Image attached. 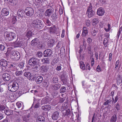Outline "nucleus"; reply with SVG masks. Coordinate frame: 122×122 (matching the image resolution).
<instances>
[{
  "mask_svg": "<svg viewBox=\"0 0 122 122\" xmlns=\"http://www.w3.org/2000/svg\"><path fill=\"white\" fill-rule=\"evenodd\" d=\"M39 46L41 49H43L45 47L43 43H40L39 45Z\"/></svg>",
  "mask_w": 122,
  "mask_h": 122,
  "instance_id": "59",
  "label": "nucleus"
},
{
  "mask_svg": "<svg viewBox=\"0 0 122 122\" xmlns=\"http://www.w3.org/2000/svg\"><path fill=\"white\" fill-rule=\"evenodd\" d=\"M50 59L49 58H47L42 59L41 60V61L43 62V64H48L50 63Z\"/></svg>",
  "mask_w": 122,
  "mask_h": 122,
  "instance_id": "25",
  "label": "nucleus"
},
{
  "mask_svg": "<svg viewBox=\"0 0 122 122\" xmlns=\"http://www.w3.org/2000/svg\"><path fill=\"white\" fill-rule=\"evenodd\" d=\"M59 61L58 58L57 57L54 58L52 61V65H54L57 63Z\"/></svg>",
  "mask_w": 122,
  "mask_h": 122,
  "instance_id": "38",
  "label": "nucleus"
},
{
  "mask_svg": "<svg viewBox=\"0 0 122 122\" xmlns=\"http://www.w3.org/2000/svg\"><path fill=\"white\" fill-rule=\"evenodd\" d=\"M65 31L64 30H63L62 31V33L61 34V37L62 38H63L64 36Z\"/></svg>",
  "mask_w": 122,
  "mask_h": 122,
  "instance_id": "63",
  "label": "nucleus"
},
{
  "mask_svg": "<svg viewBox=\"0 0 122 122\" xmlns=\"http://www.w3.org/2000/svg\"><path fill=\"white\" fill-rule=\"evenodd\" d=\"M98 20L97 18L94 19L92 20V22L93 23H95L96 24L98 23Z\"/></svg>",
  "mask_w": 122,
  "mask_h": 122,
  "instance_id": "51",
  "label": "nucleus"
},
{
  "mask_svg": "<svg viewBox=\"0 0 122 122\" xmlns=\"http://www.w3.org/2000/svg\"><path fill=\"white\" fill-rule=\"evenodd\" d=\"M51 20L52 21H55L58 18V15L55 12L54 14H53L51 16Z\"/></svg>",
  "mask_w": 122,
  "mask_h": 122,
  "instance_id": "21",
  "label": "nucleus"
},
{
  "mask_svg": "<svg viewBox=\"0 0 122 122\" xmlns=\"http://www.w3.org/2000/svg\"><path fill=\"white\" fill-rule=\"evenodd\" d=\"M52 54V51L50 49L46 50L44 52L43 56L45 57H49Z\"/></svg>",
  "mask_w": 122,
  "mask_h": 122,
  "instance_id": "8",
  "label": "nucleus"
},
{
  "mask_svg": "<svg viewBox=\"0 0 122 122\" xmlns=\"http://www.w3.org/2000/svg\"><path fill=\"white\" fill-rule=\"evenodd\" d=\"M43 80V77L41 76H39L36 77V81L37 83L40 84L41 83Z\"/></svg>",
  "mask_w": 122,
  "mask_h": 122,
  "instance_id": "27",
  "label": "nucleus"
},
{
  "mask_svg": "<svg viewBox=\"0 0 122 122\" xmlns=\"http://www.w3.org/2000/svg\"><path fill=\"white\" fill-rule=\"evenodd\" d=\"M41 109L45 111H49L51 109V106L49 105H46L43 106L41 107Z\"/></svg>",
  "mask_w": 122,
  "mask_h": 122,
  "instance_id": "18",
  "label": "nucleus"
},
{
  "mask_svg": "<svg viewBox=\"0 0 122 122\" xmlns=\"http://www.w3.org/2000/svg\"><path fill=\"white\" fill-rule=\"evenodd\" d=\"M43 21L46 25L49 26H50L51 23L50 21L48 18H44L43 19Z\"/></svg>",
  "mask_w": 122,
  "mask_h": 122,
  "instance_id": "28",
  "label": "nucleus"
},
{
  "mask_svg": "<svg viewBox=\"0 0 122 122\" xmlns=\"http://www.w3.org/2000/svg\"><path fill=\"white\" fill-rule=\"evenodd\" d=\"M61 81L63 84L68 85V80L67 77L64 75H62L61 76Z\"/></svg>",
  "mask_w": 122,
  "mask_h": 122,
  "instance_id": "11",
  "label": "nucleus"
},
{
  "mask_svg": "<svg viewBox=\"0 0 122 122\" xmlns=\"http://www.w3.org/2000/svg\"><path fill=\"white\" fill-rule=\"evenodd\" d=\"M24 63L23 62L20 63L18 65V66L20 68L23 69L24 67Z\"/></svg>",
  "mask_w": 122,
  "mask_h": 122,
  "instance_id": "49",
  "label": "nucleus"
},
{
  "mask_svg": "<svg viewBox=\"0 0 122 122\" xmlns=\"http://www.w3.org/2000/svg\"><path fill=\"white\" fill-rule=\"evenodd\" d=\"M24 75L27 78H30L31 79L30 77L31 76V74L29 72H25L24 74Z\"/></svg>",
  "mask_w": 122,
  "mask_h": 122,
  "instance_id": "37",
  "label": "nucleus"
},
{
  "mask_svg": "<svg viewBox=\"0 0 122 122\" xmlns=\"http://www.w3.org/2000/svg\"><path fill=\"white\" fill-rule=\"evenodd\" d=\"M17 21V20L16 19V17H13V20H12L13 22V24L15 23V22H16Z\"/></svg>",
  "mask_w": 122,
  "mask_h": 122,
  "instance_id": "61",
  "label": "nucleus"
},
{
  "mask_svg": "<svg viewBox=\"0 0 122 122\" xmlns=\"http://www.w3.org/2000/svg\"><path fill=\"white\" fill-rule=\"evenodd\" d=\"M0 65L3 67H5L7 66L8 62L6 60L2 59L0 61Z\"/></svg>",
  "mask_w": 122,
  "mask_h": 122,
  "instance_id": "16",
  "label": "nucleus"
},
{
  "mask_svg": "<svg viewBox=\"0 0 122 122\" xmlns=\"http://www.w3.org/2000/svg\"><path fill=\"white\" fill-rule=\"evenodd\" d=\"M6 2L14 3L13 1L12 0H4Z\"/></svg>",
  "mask_w": 122,
  "mask_h": 122,
  "instance_id": "60",
  "label": "nucleus"
},
{
  "mask_svg": "<svg viewBox=\"0 0 122 122\" xmlns=\"http://www.w3.org/2000/svg\"><path fill=\"white\" fill-rule=\"evenodd\" d=\"M5 114L7 115H9L13 113V111L11 110H8V109H6L5 110Z\"/></svg>",
  "mask_w": 122,
  "mask_h": 122,
  "instance_id": "34",
  "label": "nucleus"
},
{
  "mask_svg": "<svg viewBox=\"0 0 122 122\" xmlns=\"http://www.w3.org/2000/svg\"><path fill=\"white\" fill-rule=\"evenodd\" d=\"M1 15L3 16H6L9 14V11L6 8H3L1 11Z\"/></svg>",
  "mask_w": 122,
  "mask_h": 122,
  "instance_id": "15",
  "label": "nucleus"
},
{
  "mask_svg": "<svg viewBox=\"0 0 122 122\" xmlns=\"http://www.w3.org/2000/svg\"><path fill=\"white\" fill-rule=\"evenodd\" d=\"M23 41H20L18 42H15L14 44V46L15 47H21L23 46Z\"/></svg>",
  "mask_w": 122,
  "mask_h": 122,
  "instance_id": "19",
  "label": "nucleus"
},
{
  "mask_svg": "<svg viewBox=\"0 0 122 122\" xmlns=\"http://www.w3.org/2000/svg\"><path fill=\"white\" fill-rule=\"evenodd\" d=\"M23 72L22 71H16L15 72V74L17 76H21L22 75Z\"/></svg>",
  "mask_w": 122,
  "mask_h": 122,
  "instance_id": "42",
  "label": "nucleus"
},
{
  "mask_svg": "<svg viewBox=\"0 0 122 122\" xmlns=\"http://www.w3.org/2000/svg\"><path fill=\"white\" fill-rule=\"evenodd\" d=\"M3 79L5 81H8L10 79V76L7 73L3 74L2 75Z\"/></svg>",
  "mask_w": 122,
  "mask_h": 122,
  "instance_id": "13",
  "label": "nucleus"
},
{
  "mask_svg": "<svg viewBox=\"0 0 122 122\" xmlns=\"http://www.w3.org/2000/svg\"><path fill=\"white\" fill-rule=\"evenodd\" d=\"M5 107L3 105H0V111H2L5 109Z\"/></svg>",
  "mask_w": 122,
  "mask_h": 122,
  "instance_id": "52",
  "label": "nucleus"
},
{
  "mask_svg": "<svg viewBox=\"0 0 122 122\" xmlns=\"http://www.w3.org/2000/svg\"><path fill=\"white\" fill-rule=\"evenodd\" d=\"M25 10V14L27 16L31 17L34 14V10L31 7H27L26 8Z\"/></svg>",
  "mask_w": 122,
  "mask_h": 122,
  "instance_id": "6",
  "label": "nucleus"
},
{
  "mask_svg": "<svg viewBox=\"0 0 122 122\" xmlns=\"http://www.w3.org/2000/svg\"><path fill=\"white\" fill-rule=\"evenodd\" d=\"M47 45L49 48H51L53 46V44L50 43L48 41L47 43Z\"/></svg>",
  "mask_w": 122,
  "mask_h": 122,
  "instance_id": "57",
  "label": "nucleus"
},
{
  "mask_svg": "<svg viewBox=\"0 0 122 122\" xmlns=\"http://www.w3.org/2000/svg\"><path fill=\"white\" fill-rule=\"evenodd\" d=\"M13 95L12 93L10 92H7L5 94V96L7 98H10Z\"/></svg>",
  "mask_w": 122,
  "mask_h": 122,
  "instance_id": "40",
  "label": "nucleus"
},
{
  "mask_svg": "<svg viewBox=\"0 0 122 122\" xmlns=\"http://www.w3.org/2000/svg\"><path fill=\"white\" fill-rule=\"evenodd\" d=\"M90 22L89 20H87L86 21V24L87 26H89L90 25Z\"/></svg>",
  "mask_w": 122,
  "mask_h": 122,
  "instance_id": "54",
  "label": "nucleus"
},
{
  "mask_svg": "<svg viewBox=\"0 0 122 122\" xmlns=\"http://www.w3.org/2000/svg\"><path fill=\"white\" fill-rule=\"evenodd\" d=\"M57 32V28L55 25L53 27L50 28V34L55 35Z\"/></svg>",
  "mask_w": 122,
  "mask_h": 122,
  "instance_id": "14",
  "label": "nucleus"
},
{
  "mask_svg": "<svg viewBox=\"0 0 122 122\" xmlns=\"http://www.w3.org/2000/svg\"><path fill=\"white\" fill-rule=\"evenodd\" d=\"M117 115L116 114H114L111 117L110 120V122H116L117 120Z\"/></svg>",
  "mask_w": 122,
  "mask_h": 122,
  "instance_id": "31",
  "label": "nucleus"
},
{
  "mask_svg": "<svg viewBox=\"0 0 122 122\" xmlns=\"http://www.w3.org/2000/svg\"><path fill=\"white\" fill-rule=\"evenodd\" d=\"M32 33L31 31L29 30H28L26 35V37H29L32 36Z\"/></svg>",
  "mask_w": 122,
  "mask_h": 122,
  "instance_id": "36",
  "label": "nucleus"
},
{
  "mask_svg": "<svg viewBox=\"0 0 122 122\" xmlns=\"http://www.w3.org/2000/svg\"><path fill=\"white\" fill-rule=\"evenodd\" d=\"M92 30V31L91 32L92 35L93 36H95L96 35L97 33V30L96 29H95V28H93Z\"/></svg>",
  "mask_w": 122,
  "mask_h": 122,
  "instance_id": "41",
  "label": "nucleus"
},
{
  "mask_svg": "<svg viewBox=\"0 0 122 122\" xmlns=\"http://www.w3.org/2000/svg\"><path fill=\"white\" fill-rule=\"evenodd\" d=\"M10 54L11 55V57L12 59L14 60H19L20 57L19 53L16 51H13L11 52Z\"/></svg>",
  "mask_w": 122,
  "mask_h": 122,
  "instance_id": "5",
  "label": "nucleus"
},
{
  "mask_svg": "<svg viewBox=\"0 0 122 122\" xmlns=\"http://www.w3.org/2000/svg\"><path fill=\"white\" fill-rule=\"evenodd\" d=\"M16 112L17 113H18V114H19V115L20 116H21L23 115L24 111H22L19 112Z\"/></svg>",
  "mask_w": 122,
  "mask_h": 122,
  "instance_id": "55",
  "label": "nucleus"
},
{
  "mask_svg": "<svg viewBox=\"0 0 122 122\" xmlns=\"http://www.w3.org/2000/svg\"><path fill=\"white\" fill-rule=\"evenodd\" d=\"M80 66L81 68L83 70L85 69V65L84 64V63L82 62H81Z\"/></svg>",
  "mask_w": 122,
  "mask_h": 122,
  "instance_id": "46",
  "label": "nucleus"
},
{
  "mask_svg": "<svg viewBox=\"0 0 122 122\" xmlns=\"http://www.w3.org/2000/svg\"><path fill=\"white\" fill-rule=\"evenodd\" d=\"M118 78L117 81V85H119L122 82V80L121 79V77L120 76H119Z\"/></svg>",
  "mask_w": 122,
  "mask_h": 122,
  "instance_id": "43",
  "label": "nucleus"
},
{
  "mask_svg": "<svg viewBox=\"0 0 122 122\" xmlns=\"http://www.w3.org/2000/svg\"><path fill=\"white\" fill-rule=\"evenodd\" d=\"M61 86V85L60 84H56L53 86L52 87V89L54 90H57L60 88Z\"/></svg>",
  "mask_w": 122,
  "mask_h": 122,
  "instance_id": "24",
  "label": "nucleus"
},
{
  "mask_svg": "<svg viewBox=\"0 0 122 122\" xmlns=\"http://www.w3.org/2000/svg\"><path fill=\"white\" fill-rule=\"evenodd\" d=\"M39 39L37 38H36L33 40L31 42V45L33 46L36 45L39 43Z\"/></svg>",
  "mask_w": 122,
  "mask_h": 122,
  "instance_id": "17",
  "label": "nucleus"
},
{
  "mask_svg": "<svg viewBox=\"0 0 122 122\" xmlns=\"http://www.w3.org/2000/svg\"><path fill=\"white\" fill-rule=\"evenodd\" d=\"M30 114L28 113L27 115L23 116V120L24 121L28 122L30 119Z\"/></svg>",
  "mask_w": 122,
  "mask_h": 122,
  "instance_id": "23",
  "label": "nucleus"
},
{
  "mask_svg": "<svg viewBox=\"0 0 122 122\" xmlns=\"http://www.w3.org/2000/svg\"><path fill=\"white\" fill-rule=\"evenodd\" d=\"M115 105V108L117 109V110L118 111L120 110L121 107L118 102Z\"/></svg>",
  "mask_w": 122,
  "mask_h": 122,
  "instance_id": "45",
  "label": "nucleus"
},
{
  "mask_svg": "<svg viewBox=\"0 0 122 122\" xmlns=\"http://www.w3.org/2000/svg\"><path fill=\"white\" fill-rule=\"evenodd\" d=\"M58 77L56 76H52L51 78V81L53 83H56L58 82Z\"/></svg>",
  "mask_w": 122,
  "mask_h": 122,
  "instance_id": "26",
  "label": "nucleus"
},
{
  "mask_svg": "<svg viewBox=\"0 0 122 122\" xmlns=\"http://www.w3.org/2000/svg\"><path fill=\"white\" fill-rule=\"evenodd\" d=\"M60 111L59 110L53 112L52 113L51 116L52 119L54 120H57L60 117Z\"/></svg>",
  "mask_w": 122,
  "mask_h": 122,
  "instance_id": "7",
  "label": "nucleus"
},
{
  "mask_svg": "<svg viewBox=\"0 0 122 122\" xmlns=\"http://www.w3.org/2000/svg\"><path fill=\"white\" fill-rule=\"evenodd\" d=\"M6 34L5 37L7 41H12L16 37L15 34L13 32H6Z\"/></svg>",
  "mask_w": 122,
  "mask_h": 122,
  "instance_id": "4",
  "label": "nucleus"
},
{
  "mask_svg": "<svg viewBox=\"0 0 122 122\" xmlns=\"http://www.w3.org/2000/svg\"><path fill=\"white\" fill-rule=\"evenodd\" d=\"M92 4L90 3V5L88 7V9L86 11V12H87L88 13V12L90 11H91V10H92Z\"/></svg>",
  "mask_w": 122,
  "mask_h": 122,
  "instance_id": "48",
  "label": "nucleus"
},
{
  "mask_svg": "<svg viewBox=\"0 0 122 122\" xmlns=\"http://www.w3.org/2000/svg\"><path fill=\"white\" fill-rule=\"evenodd\" d=\"M36 57L40 58L42 56L43 54L41 51H39L36 53Z\"/></svg>",
  "mask_w": 122,
  "mask_h": 122,
  "instance_id": "39",
  "label": "nucleus"
},
{
  "mask_svg": "<svg viewBox=\"0 0 122 122\" xmlns=\"http://www.w3.org/2000/svg\"><path fill=\"white\" fill-rule=\"evenodd\" d=\"M5 49V46L2 45H0V50L1 51H4Z\"/></svg>",
  "mask_w": 122,
  "mask_h": 122,
  "instance_id": "53",
  "label": "nucleus"
},
{
  "mask_svg": "<svg viewBox=\"0 0 122 122\" xmlns=\"http://www.w3.org/2000/svg\"><path fill=\"white\" fill-rule=\"evenodd\" d=\"M25 11L21 10H19L17 13L18 16L19 17H23L25 15Z\"/></svg>",
  "mask_w": 122,
  "mask_h": 122,
  "instance_id": "22",
  "label": "nucleus"
},
{
  "mask_svg": "<svg viewBox=\"0 0 122 122\" xmlns=\"http://www.w3.org/2000/svg\"><path fill=\"white\" fill-rule=\"evenodd\" d=\"M18 83L14 81L9 82L8 85L9 90L12 92L16 91L18 89Z\"/></svg>",
  "mask_w": 122,
  "mask_h": 122,
  "instance_id": "2",
  "label": "nucleus"
},
{
  "mask_svg": "<svg viewBox=\"0 0 122 122\" xmlns=\"http://www.w3.org/2000/svg\"><path fill=\"white\" fill-rule=\"evenodd\" d=\"M64 112L63 113L62 116L63 117H65L66 116H68L69 115L70 112V111L69 109H68L67 110H65L64 111Z\"/></svg>",
  "mask_w": 122,
  "mask_h": 122,
  "instance_id": "33",
  "label": "nucleus"
},
{
  "mask_svg": "<svg viewBox=\"0 0 122 122\" xmlns=\"http://www.w3.org/2000/svg\"><path fill=\"white\" fill-rule=\"evenodd\" d=\"M37 120L38 122H44L45 118L42 116H40L37 117Z\"/></svg>",
  "mask_w": 122,
  "mask_h": 122,
  "instance_id": "32",
  "label": "nucleus"
},
{
  "mask_svg": "<svg viewBox=\"0 0 122 122\" xmlns=\"http://www.w3.org/2000/svg\"><path fill=\"white\" fill-rule=\"evenodd\" d=\"M48 102V97H46L43 98L41 101V105H42L45 104H46Z\"/></svg>",
  "mask_w": 122,
  "mask_h": 122,
  "instance_id": "29",
  "label": "nucleus"
},
{
  "mask_svg": "<svg viewBox=\"0 0 122 122\" xmlns=\"http://www.w3.org/2000/svg\"><path fill=\"white\" fill-rule=\"evenodd\" d=\"M87 33V30L86 29V28L85 27H84L82 34V36H86Z\"/></svg>",
  "mask_w": 122,
  "mask_h": 122,
  "instance_id": "30",
  "label": "nucleus"
},
{
  "mask_svg": "<svg viewBox=\"0 0 122 122\" xmlns=\"http://www.w3.org/2000/svg\"><path fill=\"white\" fill-rule=\"evenodd\" d=\"M60 92L61 93H65L66 92V88L64 86H62L60 89Z\"/></svg>",
  "mask_w": 122,
  "mask_h": 122,
  "instance_id": "44",
  "label": "nucleus"
},
{
  "mask_svg": "<svg viewBox=\"0 0 122 122\" xmlns=\"http://www.w3.org/2000/svg\"><path fill=\"white\" fill-rule=\"evenodd\" d=\"M28 63L29 65L32 66V69L35 71H39L40 64L36 58H30L29 60Z\"/></svg>",
  "mask_w": 122,
  "mask_h": 122,
  "instance_id": "1",
  "label": "nucleus"
},
{
  "mask_svg": "<svg viewBox=\"0 0 122 122\" xmlns=\"http://www.w3.org/2000/svg\"><path fill=\"white\" fill-rule=\"evenodd\" d=\"M49 67L47 65H42L39 68V70L43 73H46L47 72L49 69Z\"/></svg>",
  "mask_w": 122,
  "mask_h": 122,
  "instance_id": "10",
  "label": "nucleus"
},
{
  "mask_svg": "<svg viewBox=\"0 0 122 122\" xmlns=\"http://www.w3.org/2000/svg\"><path fill=\"white\" fill-rule=\"evenodd\" d=\"M14 122H21V120L20 118L17 117V119Z\"/></svg>",
  "mask_w": 122,
  "mask_h": 122,
  "instance_id": "64",
  "label": "nucleus"
},
{
  "mask_svg": "<svg viewBox=\"0 0 122 122\" xmlns=\"http://www.w3.org/2000/svg\"><path fill=\"white\" fill-rule=\"evenodd\" d=\"M31 25L32 27L36 30L41 29L43 27L41 21L38 20H34L32 22Z\"/></svg>",
  "mask_w": 122,
  "mask_h": 122,
  "instance_id": "3",
  "label": "nucleus"
},
{
  "mask_svg": "<svg viewBox=\"0 0 122 122\" xmlns=\"http://www.w3.org/2000/svg\"><path fill=\"white\" fill-rule=\"evenodd\" d=\"M111 102V100L110 99L109 100H108L104 102L103 104V105L105 106H106L109 103H110Z\"/></svg>",
  "mask_w": 122,
  "mask_h": 122,
  "instance_id": "47",
  "label": "nucleus"
},
{
  "mask_svg": "<svg viewBox=\"0 0 122 122\" xmlns=\"http://www.w3.org/2000/svg\"><path fill=\"white\" fill-rule=\"evenodd\" d=\"M16 105L18 108H20L21 109H23L24 105L22 102H18L16 103Z\"/></svg>",
  "mask_w": 122,
  "mask_h": 122,
  "instance_id": "35",
  "label": "nucleus"
},
{
  "mask_svg": "<svg viewBox=\"0 0 122 122\" xmlns=\"http://www.w3.org/2000/svg\"><path fill=\"white\" fill-rule=\"evenodd\" d=\"M54 11V10L53 8L48 9L45 12V15L46 17H49Z\"/></svg>",
  "mask_w": 122,
  "mask_h": 122,
  "instance_id": "9",
  "label": "nucleus"
},
{
  "mask_svg": "<svg viewBox=\"0 0 122 122\" xmlns=\"http://www.w3.org/2000/svg\"><path fill=\"white\" fill-rule=\"evenodd\" d=\"M37 103L34 106V108H38L40 106V103L39 102H37Z\"/></svg>",
  "mask_w": 122,
  "mask_h": 122,
  "instance_id": "50",
  "label": "nucleus"
},
{
  "mask_svg": "<svg viewBox=\"0 0 122 122\" xmlns=\"http://www.w3.org/2000/svg\"><path fill=\"white\" fill-rule=\"evenodd\" d=\"M48 41L54 45V42L55 41V40L54 39H51L49 40Z\"/></svg>",
  "mask_w": 122,
  "mask_h": 122,
  "instance_id": "58",
  "label": "nucleus"
},
{
  "mask_svg": "<svg viewBox=\"0 0 122 122\" xmlns=\"http://www.w3.org/2000/svg\"><path fill=\"white\" fill-rule=\"evenodd\" d=\"M105 11L102 7H100L97 10V14L99 16H102L104 14Z\"/></svg>",
  "mask_w": 122,
  "mask_h": 122,
  "instance_id": "12",
  "label": "nucleus"
},
{
  "mask_svg": "<svg viewBox=\"0 0 122 122\" xmlns=\"http://www.w3.org/2000/svg\"><path fill=\"white\" fill-rule=\"evenodd\" d=\"M65 99L66 98L65 97L61 98L59 100V103H62L64 101Z\"/></svg>",
  "mask_w": 122,
  "mask_h": 122,
  "instance_id": "56",
  "label": "nucleus"
},
{
  "mask_svg": "<svg viewBox=\"0 0 122 122\" xmlns=\"http://www.w3.org/2000/svg\"><path fill=\"white\" fill-rule=\"evenodd\" d=\"M65 52L64 48L63 47L61 48L60 50V53H63Z\"/></svg>",
  "mask_w": 122,
  "mask_h": 122,
  "instance_id": "62",
  "label": "nucleus"
},
{
  "mask_svg": "<svg viewBox=\"0 0 122 122\" xmlns=\"http://www.w3.org/2000/svg\"><path fill=\"white\" fill-rule=\"evenodd\" d=\"M86 14H88L87 16L88 17L90 18L94 16L95 12L93 10H91L89 11L88 13L86 12Z\"/></svg>",
  "mask_w": 122,
  "mask_h": 122,
  "instance_id": "20",
  "label": "nucleus"
}]
</instances>
